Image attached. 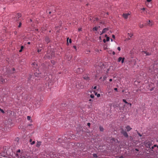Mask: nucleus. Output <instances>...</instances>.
Here are the masks:
<instances>
[{"mask_svg":"<svg viewBox=\"0 0 158 158\" xmlns=\"http://www.w3.org/2000/svg\"><path fill=\"white\" fill-rule=\"evenodd\" d=\"M34 75L36 77H44L45 76V75H43L42 73H39V71H38V72H36L34 73Z\"/></svg>","mask_w":158,"mask_h":158,"instance_id":"1","label":"nucleus"},{"mask_svg":"<svg viewBox=\"0 0 158 158\" xmlns=\"http://www.w3.org/2000/svg\"><path fill=\"white\" fill-rule=\"evenodd\" d=\"M154 65H151L149 68L150 72L153 73V72H155V71H158V70H155L154 69Z\"/></svg>","mask_w":158,"mask_h":158,"instance_id":"2","label":"nucleus"},{"mask_svg":"<svg viewBox=\"0 0 158 158\" xmlns=\"http://www.w3.org/2000/svg\"><path fill=\"white\" fill-rule=\"evenodd\" d=\"M7 81V79H3L2 77L0 76V84L4 83Z\"/></svg>","mask_w":158,"mask_h":158,"instance_id":"3","label":"nucleus"},{"mask_svg":"<svg viewBox=\"0 0 158 158\" xmlns=\"http://www.w3.org/2000/svg\"><path fill=\"white\" fill-rule=\"evenodd\" d=\"M7 154L5 152H2L0 153V158H7Z\"/></svg>","mask_w":158,"mask_h":158,"instance_id":"4","label":"nucleus"},{"mask_svg":"<svg viewBox=\"0 0 158 158\" xmlns=\"http://www.w3.org/2000/svg\"><path fill=\"white\" fill-rule=\"evenodd\" d=\"M32 67H33V68L34 69H37L38 68V65L37 64V63L36 62H33L32 64Z\"/></svg>","mask_w":158,"mask_h":158,"instance_id":"5","label":"nucleus"},{"mask_svg":"<svg viewBox=\"0 0 158 158\" xmlns=\"http://www.w3.org/2000/svg\"><path fill=\"white\" fill-rule=\"evenodd\" d=\"M75 71L77 73H80L83 72V69L81 68H78L75 70Z\"/></svg>","mask_w":158,"mask_h":158,"instance_id":"6","label":"nucleus"},{"mask_svg":"<svg viewBox=\"0 0 158 158\" xmlns=\"http://www.w3.org/2000/svg\"><path fill=\"white\" fill-rule=\"evenodd\" d=\"M76 86L77 88H83V86L81 84H79L78 82L77 84H76Z\"/></svg>","mask_w":158,"mask_h":158,"instance_id":"7","label":"nucleus"},{"mask_svg":"<svg viewBox=\"0 0 158 158\" xmlns=\"http://www.w3.org/2000/svg\"><path fill=\"white\" fill-rule=\"evenodd\" d=\"M125 58L124 57L122 58L121 57H119L118 59V62H120L121 61L122 63H123L124 62Z\"/></svg>","mask_w":158,"mask_h":158,"instance_id":"8","label":"nucleus"},{"mask_svg":"<svg viewBox=\"0 0 158 158\" xmlns=\"http://www.w3.org/2000/svg\"><path fill=\"white\" fill-rule=\"evenodd\" d=\"M130 15V14L129 13H125L123 14V17L125 19H127L128 16Z\"/></svg>","mask_w":158,"mask_h":158,"instance_id":"9","label":"nucleus"},{"mask_svg":"<svg viewBox=\"0 0 158 158\" xmlns=\"http://www.w3.org/2000/svg\"><path fill=\"white\" fill-rule=\"evenodd\" d=\"M14 155L13 154V153H12V154H10L13 158H16V157H18L19 156L17 153H14Z\"/></svg>","mask_w":158,"mask_h":158,"instance_id":"10","label":"nucleus"},{"mask_svg":"<svg viewBox=\"0 0 158 158\" xmlns=\"http://www.w3.org/2000/svg\"><path fill=\"white\" fill-rule=\"evenodd\" d=\"M41 104V102L40 101H38L36 103L35 105L36 106V107L37 108L39 107Z\"/></svg>","mask_w":158,"mask_h":158,"instance_id":"11","label":"nucleus"},{"mask_svg":"<svg viewBox=\"0 0 158 158\" xmlns=\"http://www.w3.org/2000/svg\"><path fill=\"white\" fill-rule=\"evenodd\" d=\"M109 30V29L107 28H104L102 31V33H105L107 31Z\"/></svg>","mask_w":158,"mask_h":158,"instance_id":"12","label":"nucleus"},{"mask_svg":"<svg viewBox=\"0 0 158 158\" xmlns=\"http://www.w3.org/2000/svg\"><path fill=\"white\" fill-rule=\"evenodd\" d=\"M41 142L40 141H37V142L36 144V147L37 148H39L40 145H41Z\"/></svg>","mask_w":158,"mask_h":158,"instance_id":"13","label":"nucleus"},{"mask_svg":"<svg viewBox=\"0 0 158 158\" xmlns=\"http://www.w3.org/2000/svg\"><path fill=\"white\" fill-rule=\"evenodd\" d=\"M126 128L127 131H130L132 129L129 126H127Z\"/></svg>","mask_w":158,"mask_h":158,"instance_id":"14","label":"nucleus"},{"mask_svg":"<svg viewBox=\"0 0 158 158\" xmlns=\"http://www.w3.org/2000/svg\"><path fill=\"white\" fill-rule=\"evenodd\" d=\"M118 140L116 139H115L114 138H113L111 139V142L112 143H113L114 142H116V141H117Z\"/></svg>","mask_w":158,"mask_h":158,"instance_id":"15","label":"nucleus"},{"mask_svg":"<svg viewBox=\"0 0 158 158\" xmlns=\"http://www.w3.org/2000/svg\"><path fill=\"white\" fill-rule=\"evenodd\" d=\"M100 26H98V27H94L93 29V30L94 31H97L98 30V28H100Z\"/></svg>","mask_w":158,"mask_h":158,"instance_id":"16","label":"nucleus"},{"mask_svg":"<svg viewBox=\"0 0 158 158\" xmlns=\"http://www.w3.org/2000/svg\"><path fill=\"white\" fill-rule=\"evenodd\" d=\"M123 135L126 137L127 138L128 137V135L126 132H125L123 134Z\"/></svg>","mask_w":158,"mask_h":158,"instance_id":"17","label":"nucleus"},{"mask_svg":"<svg viewBox=\"0 0 158 158\" xmlns=\"http://www.w3.org/2000/svg\"><path fill=\"white\" fill-rule=\"evenodd\" d=\"M99 129H100V130L101 131H103L104 129H103V127L102 126H100L99 127Z\"/></svg>","mask_w":158,"mask_h":158,"instance_id":"18","label":"nucleus"},{"mask_svg":"<svg viewBox=\"0 0 158 158\" xmlns=\"http://www.w3.org/2000/svg\"><path fill=\"white\" fill-rule=\"evenodd\" d=\"M45 41H46L47 43H48L50 42V40L49 39L48 37H46L45 38Z\"/></svg>","mask_w":158,"mask_h":158,"instance_id":"19","label":"nucleus"},{"mask_svg":"<svg viewBox=\"0 0 158 158\" xmlns=\"http://www.w3.org/2000/svg\"><path fill=\"white\" fill-rule=\"evenodd\" d=\"M21 16V14H18L17 15L16 17L18 18L19 19V18Z\"/></svg>","mask_w":158,"mask_h":158,"instance_id":"20","label":"nucleus"},{"mask_svg":"<svg viewBox=\"0 0 158 158\" xmlns=\"http://www.w3.org/2000/svg\"><path fill=\"white\" fill-rule=\"evenodd\" d=\"M126 131H124L123 129H122L121 131V133L122 134H123Z\"/></svg>","mask_w":158,"mask_h":158,"instance_id":"21","label":"nucleus"},{"mask_svg":"<svg viewBox=\"0 0 158 158\" xmlns=\"http://www.w3.org/2000/svg\"><path fill=\"white\" fill-rule=\"evenodd\" d=\"M144 52L146 54V55H150L151 54L150 53L147 52Z\"/></svg>","mask_w":158,"mask_h":158,"instance_id":"22","label":"nucleus"},{"mask_svg":"<svg viewBox=\"0 0 158 158\" xmlns=\"http://www.w3.org/2000/svg\"><path fill=\"white\" fill-rule=\"evenodd\" d=\"M148 24L150 26H152V25L151 22V21L150 20H149L148 21Z\"/></svg>","mask_w":158,"mask_h":158,"instance_id":"23","label":"nucleus"},{"mask_svg":"<svg viewBox=\"0 0 158 158\" xmlns=\"http://www.w3.org/2000/svg\"><path fill=\"white\" fill-rule=\"evenodd\" d=\"M128 35H129V36L130 37H131L133 35V34H131V33H128Z\"/></svg>","mask_w":158,"mask_h":158,"instance_id":"24","label":"nucleus"},{"mask_svg":"<svg viewBox=\"0 0 158 158\" xmlns=\"http://www.w3.org/2000/svg\"><path fill=\"white\" fill-rule=\"evenodd\" d=\"M123 101L125 103H126V104H129V103H128V102H127L126 100L125 99H123Z\"/></svg>","mask_w":158,"mask_h":158,"instance_id":"25","label":"nucleus"},{"mask_svg":"<svg viewBox=\"0 0 158 158\" xmlns=\"http://www.w3.org/2000/svg\"><path fill=\"white\" fill-rule=\"evenodd\" d=\"M143 24H142L141 23H140L139 24V27H140V28H142L143 27Z\"/></svg>","mask_w":158,"mask_h":158,"instance_id":"26","label":"nucleus"},{"mask_svg":"<svg viewBox=\"0 0 158 158\" xmlns=\"http://www.w3.org/2000/svg\"><path fill=\"white\" fill-rule=\"evenodd\" d=\"M90 97L91 98H94V94H91V95H90Z\"/></svg>","mask_w":158,"mask_h":158,"instance_id":"27","label":"nucleus"},{"mask_svg":"<svg viewBox=\"0 0 158 158\" xmlns=\"http://www.w3.org/2000/svg\"><path fill=\"white\" fill-rule=\"evenodd\" d=\"M110 40V38L109 37H107L106 41H109Z\"/></svg>","mask_w":158,"mask_h":158,"instance_id":"28","label":"nucleus"},{"mask_svg":"<svg viewBox=\"0 0 158 158\" xmlns=\"http://www.w3.org/2000/svg\"><path fill=\"white\" fill-rule=\"evenodd\" d=\"M35 143V141H33L31 143V145H32L34 144Z\"/></svg>","mask_w":158,"mask_h":158,"instance_id":"29","label":"nucleus"},{"mask_svg":"<svg viewBox=\"0 0 158 158\" xmlns=\"http://www.w3.org/2000/svg\"><path fill=\"white\" fill-rule=\"evenodd\" d=\"M0 111H1V112L2 113H4V111L3 110H2V109H1L0 108Z\"/></svg>","mask_w":158,"mask_h":158,"instance_id":"30","label":"nucleus"},{"mask_svg":"<svg viewBox=\"0 0 158 158\" xmlns=\"http://www.w3.org/2000/svg\"><path fill=\"white\" fill-rule=\"evenodd\" d=\"M27 119L28 120H30L31 119V117L30 116H27Z\"/></svg>","mask_w":158,"mask_h":158,"instance_id":"31","label":"nucleus"},{"mask_svg":"<svg viewBox=\"0 0 158 158\" xmlns=\"http://www.w3.org/2000/svg\"><path fill=\"white\" fill-rule=\"evenodd\" d=\"M21 25H22V23H19V26H18V27H21Z\"/></svg>","mask_w":158,"mask_h":158,"instance_id":"32","label":"nucleus"},{"mask_svg":"<svg viewBox=\"0 0 158 158\" xmlns=\"http://www.w3.org/2000/svg\"><path fill=\"white\" fill-rule=\"evenodd\" d=\"M137 133L141 137L142 136V135L140 133H139L138 131H137Z\"/></svg>","mask_w":158,"mask_h":158,"instance_id":"33","label":"nucleus"},{"mask_svg":"<svg viewBox=\"0 0 158 158\" xmlns=\"http://www.w3.org/2000/svg\"><path fill=\"white\" fill-rule=\"evenodd\" d=\"M106 78H107V77L106 76H104L103 77L104 80H105L106 79Z\"/></svg>","mask_w":158,"mask_h":158,"instance_id":"34","label":"nucleus"},{"mask_svg":"<svg viewBox=\"0 0 158 158\" xmlns=\"http://www.w3.org/2000/svg\"><path fill=\"white\" fill-rule=\"evenodd\" d=\"M117 49H118V51H120L121 50V48H120V47H118V48H117Z\"/></svg>","mask_w":158,"mask_h":158,"instance_id":"35","label":"nucleus"},{"mask_svg":"<svg viewBox=\"0 0 158 158\" xmlns=\"http://www.w3.org/2000/svg\"><path fill=\"white\" fill-rule=\"evenodd\" d=\"M41 51V49H38V50H37V52H40Z\"/></svg>","mask_w":158,"mask_h":158,"instance_id":"36","label":"nucleus"},{"mask_svg":"<svg viewBox=\"0 0 158 158\" xmlns=\"http://www.w3.org/2000/svg\"><path fill=\"white\" fill-rule=\"evenodd\" d=\"M81 30H82V28H79L78 29V30L79 31H81Z\"/></svg>","mask_w":158,"mask_h":158,"instance_id":"37","label":"nucleus"},{"mask_svg":"<svg viewBox=\"0 0 158 158\" xmlns=\"http://www.w3.org/2000/svg\"><path fill=\"white\" fill-rule=\"evenodd\" d=\"M24 48V47L23 46H22L21 47V49H22V50H23V49Z\"/></svg>","mask_w":158,"mask_h":158,"instance_id":"38","label":"nucleus"},{"mask_svg":"<svg viewBox=\"0 0 158 158\" xmlns=\"http://www.w3.org/2000/svg\"><path fill=\"white\" fill-rule=\"evenodd\" d=\"M100 94H98L97 95V97H100Z\"/></svg>","mask_w":158,"mask_h":158,"instance_id":"39","label":"nucleus"},{"mask_svg":"<svg viewBox=\"0 0 158 158\" xmlns=\"http://www.w3.org/2000/svg\"><path fill=\"white\" fill-rule=\"evenodd\" d=\"M112 37L113 38L115 39V35H112Z\"/></svg>","mask_w":158,"mask_h":158,"instance_id":"40","label":"nucleus"},{"mask_svg":"<svg viewBox=\"0 0 158 158\" xmlns=\"http://www.w3.org/2000/svg\"><path fill=\"white\" fill-rule=\"evenodd\" d=\"M114 90L117 91L118 89L117 88H114Z\"/></svg>","mask_w":158,"mask_h":158,"instance_id":"41","label":"nucleus"},{"mask_svg":"<svg viewBox=\"0 0 158 158\" xmlns=\"http://www.w3.org/2000/svg\"><path fill=\"white\" fill-rule=\"evenodd\" d=\"M84 78L85 79H88L89 78L88 77H84Z\"/></svg>","mask_w":158,"mask_h":158,"instance_id":"42","label":"nucleus"},{"mask_svg":"<svg viewBox=\"0 0 158 158\" xmlns=\"http://www.w3.org/2000/svg\"><path fill=\"white\" fill-rule=\"evenodd\" d=\"M69 42L70 43H71L72 42V40H71V39H70L69 40Z\"/></svg>","mask_w":158,"mask_h":158,"instance_id":"43","label":"nucleus"},{"mask_svg":"<svg viewBox=\"0 0 158 158\" xmlns=\"http://www.w3.org/2000/svg\"><path fill=\"white\" fill-rule=\"evenodd\" d=\"M29 142L31 143L32 142V139H30L29 140Z\"/></svg>","mask_w":158,"mask_h":158,"instance_id":"44","label":"nucleus"},{"mask_svg":"<svg viewBox=\"0 0 158 158\" xmlns=\"http://www.w3.org/2000/svg\"><path fill=\"white\" fill-rule=\"evenodd\" d=\"M103 41L104 43H106V40L105 39H103Z\"/></svg>","mask_w":158,"mask_h":158,"instance_id":"45","label":"nucleus"},{"mask_svg":"<svg viewBox=\"0 0 158 158\" xmlns=\"http://www.w3.org/2000/svg\"><path fill=\"white\" fill-rule=\"evenodd\" d=\"M90 123H87V125H88V126H90Z\"/></svg>","mask_w":158,"mask_h":158,"instance_id":"46","label":"nucleus"},{"mask_svg":"<svg viewBox=\"0 0 158 158\" xmlns=\"http://www.w3.org/2000/svg\"><path fill=\"white\" fill-rule=\"evenodd\" d=\"M147 1L148 2H150L152 1V0H147Z\"/></svg>","mask_w":158,"mask_h":158,"instance_id":"47","label":"nucleus"},{"mask_svg":"<svg viewBox=\"0 0 158 158\" xmlns=\"http://www.w3.org/2000/svg\"><path fill=\"white\" fill-rule=\"evenodd\" d=\"M73 48L76 50V46H73Z\"/></svg>","mask_w":158,"mask_h":158,"instance_id":"48","label":"nucleus"},{"mask_svg":"<svg viewBox=\"0 0 158 158\" xmlns=\"http://www.w3.org/2000/svg\"><path fill=\"white\" fill-rule=\"evenodd\" d=\"M96 87H97L96 86H95L94 88H93V89H96Z\"/></svg>","mask_w":158,"mask_h":158,"instance_id":"49","label":"nucleus"},{"mask_svg":"<svg viewBox=\"0 0 158 158\" xmlns=\"http://www.w3.org/2000/svg\"><path fill=\"white\" fill-rule=\"evenodd\" d=\"M20 152V150L19 149L17 151V152Z\"/></svg>","mask_w":158,"mask_h":158,"instance_id":"50","label":"nucleus"},{"mask_svg":"<svg viewBox=\"0 0 158 158\" xmlns=\"http://www.w3.org/2000/svg\"><path fill=\"white\" fill-rule=\"evenodd\" d=\"M142 10H145V8H143L142 9Z\"/></svg>","mask_w":158,"mask_h":158,"instance_id":"51","label":"nucleus"},{"mask_svg":"<svg viewBox=\"0 0 158 158\" xmlns=\"http://www.w3.org/2000/svg\"><path fill=\"white\" fill-rule=\"evenodd\" d=\"M22 49H20L19 50V52H21L22 51Z\"/></svg>","mask_w":158,"mask_h":158,"instance_id":"52","label":"nucleus"},{"mask_svg":"<svg viewBox=\"0 0 158 158\" xmlns=\"http://www.w3.org/2000/svg\"><path fill=\"white\" fill-rule=\"evenodd\" d=\"M112 81V79H109V81Z\"/></svg>","mask_w":158,"mask_h":158,"instance_id":"53","label":"nucleus"},{"mask_svg":"<svg viewBox=\"0 0 158 158\" xmlns=\"http://www.w3.org/2000/svg\"><path fill=\"white\" fill-rule=\"evenodd\" d=\"M100 35H101L103 34V33H102V32L100 31Z\"/></svg>","mask_w":158,"mask_h":158,"instance_id":"54","label":"nucleus"},{"mask_svg":"<svg viewBox=\"0 0 158 158\" xmlns=\"http://www.w3.org/2000/svg\"><path fill=\"white\" fill-rule=\"evenodd\" d=\"M129 104V105H130V106H131V103H129V104Z\"/></svg>","mask_w":158,"mask_h":158,"instance_id":"55","label":"nucleus"},{"mask_svg":"<svg viewBox=\"0 0 158 158\" xmlns=\"http://www.w3.org/2000/svg\"><path fill=\"white\" fill-rule=\"evenodd\" d=\"M154 146L152 147L151 148L152 149H153L154 148Z\"/></svg>","mask_w":158,"mask_h":158,"instance_id":"56","label":"nucleus"},{"mask_svg":"<svg viewBox=\"0 0 158 158\" xmlns=\"http://www.w3.org/2000/svg\"><path fill=\"white\" fill-rule=\"evenodd\" d=\"M89 101H92V100L91 99H89Z\"/></svg>","mask_w":158,"mask_h":158,"instance_id":"57","label":"nucleus"},{"mask_svg":"<svg viewBox=\"0 0 158 158\" xmlns=\"http://www.w3.org/2000/svg\"><path fill=\"white\" fill-rule=\"evenodd\" d=\"M156 76H157V78H158V73L156 74Z\"/></svg>","mask_w":158,"mask_h":158,"instance_id":"58","label":"nucleus"},{"mask_svg":"<svg viewBox=\"0 0 158 158\" xmlns=\"http://www.w3.org/2000/svg\"><path fill=\"white\" fill-rule=\"evenodd\" d=\"M32 125V124H29L28 125V126H31Z\"/></svg>","mask_w":158,"mask_h":158,"instance_id":"59","label":"nucleus"},{"mask_svg":"<svg viewBox=\"0 0 158 158\" xmlns=\"http://www.w3.org/2000/svg\"><path fill=\"white\" fill-rule=\"evenodd\" d=\"M68 39H69V38H67V43H68Z\"/></svg>","mask_w":158,"mask_h":158,"instance_id":"60","label":"nucleus"},{"mask_svg":"<svg viewBox=\"0 0 158 158\" xmlns=\"http://www.w3.org/2000/svg\"><path fill=\"white\" fill-rule=\"evenodd\" d=\"M113 54L114 55L115 54V52H113Z\"/></svg>","mask_w":158,"mask_h":158,"instance_id":"61","label":"nucleus"},{"mask_svg":"<svg viewBox=\"0 0 158 158\" xmlns=\"http://www.w3.org/2000/svg\"><path fill=\"white\" fill-rule=\"evenodd\" d=\"M153 146L154 147H156L157 146V145H154Z\"/></svg>","mask_w":158,"mask_h":158,"instance_id":"62","label":"nucleus"},{"mask_svg":"<svg viewBox=\"0 0 158 158\" xmlns=\"http://www.w3.org/2000/svg\"><path fill=\"white\" fill-rule=\"evenodd\" d=\"M27 44H30V42H28V43H27Z\"/></svg>","mask_w":158,"mask_h":158,"instance_id":"63","label":"nucleus"},{"mask_svg":"<svg viewBox=\"0 0 158 158\" xmlns=\"http://www.w3.org/2000/svg\"><path fill=\"white\" fill-rule=\"evenodd\" d=\"M13 71H14L15 70V68H13Z\"/></svg>","mask_w":158,"mask_h":158,"instance_id":"64","label":"nucleus"}]
</instances>
